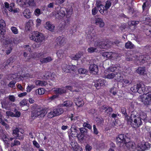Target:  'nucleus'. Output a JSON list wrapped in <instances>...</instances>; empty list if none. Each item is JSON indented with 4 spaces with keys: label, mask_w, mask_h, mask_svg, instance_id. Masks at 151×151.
Instances as JSON below:
<instances>
[{
    "label": "nucleus",
    "mask_w": 151,
    "mask_h": 151,
    "mask_svg": "<svg viewBox=\"0 0 151 151\" xmlns=\"http://www.w3.org/2000/svg\"><path fill=\"white\" fill-rule=\"evenodd\" d=\"M16 82L14 81H12L10 82L8 86H9L13 88Z\"/></svg>",
    "instance_id": "64"
},
{
    "label": "nucleus",
    "mask_w": 151,
    "mask_h": 151,
    "mask_svg": "<svg viewBox=\"0 0 151 151\" xmlns=\"http://www.w3.org/2000/svg\"><path fill=\"white\" fill-rule=\"evenodd\" d=\"M28 9H26L23 13V14L24 16L26 18H27L28 17Z\"/></svg>",
    "instance_id": "57"
},
{
    "label": "nucleus",
    "mask_w": 151,
    "mask_h": 151,
    "mask_svg": "<svg viewBox=\"0 0 151 151\" xmlns=\"http://www.w3.org/2000/svg\"><path fill=\"white\" fill-rule=\"evenodd\" d=\"M71 135L72 137H77L79 133V130H78L76 127L74 125H72L70 128Z\"/></svg>",
    "instance_id": "18"
},
{
    "label": "nucleus",
    "mask_w": 151,
    "mask_h": 151,
    "mask_svg": "<svg viewBox=\"0 0 151 151\" xmlns=\"http://www.w3.org/2000/svg\"><path fill=\"white\" fill-rule=\"evenodd\" d=\"M12 134L19 139H22L23 138L22 133L19 131L17 128L13 130Z\"/></svg>",
    "instance_id": "11"
},
{
    "label": "nucleus",
    "mask_w": 151,
    "mask_h": 151,
    "mask_svg": "<svg viewBox=\"0 0 151 151\" xmlns=\"http://www.w3.org/2000/svg\"><path fill=\"white\" fill-rule=\"evenodd\" d=\"M1 139L3 140L4 145L7 148L10 145V141H12L14 138L10 137L8 135L2 133L0 134Z\"/></svg>",
    "instance_id": "8"
},
{
    "label": "nucleus",
    "mask_w": 151,
    "mask_h": 151,
    "mask_svg": "<svg viewBox=\"0 0 151 151\" xmlns=\"http://www.w3.org/2000/svg\"><path fill=\"white\" fill-rule=\"evenodd\" d=\"M35 14L36 16H39L41 14V10L40 9H37L35 11Z\"/></svg>",
    "instance_id": "60"
},
{
    "label": "nucleus",
    "mask_w": 151,
    "mask_h": 151,
    "mask_svg": "<svg viewBox=\"0 0 151 151\" xmlns=\"http://www.w3.org/2000/svg\"><path fill=\"white\" fill-rule=\"evenodd\" d=\"M121 111L122 113L124 114L125 116V119H126V117L127 116H129L126 113V109L125 108L123 107L121 109Z\"/></svg>",
    "instance_id": "59"
},
{
    "label": "nucleus",
    "mask_w": 151,
    "mask_h": 151,
    "mask_svg": "<svg viewBox=\"0 0 151 151\" xmlns=\"http://www.w3.org/2000/svg\"><path fill=\"white\" fill-rule=\"evenodd\" d=\"M140 86L142 87V92H147L148 90L150 88L149 87H145V86L143 84H140Z\"/></svg>",
    "instance_id": "45"
},
{
    "label": "nucleus",
    "mask_w": 151,
    "mask_h": 151,
    "mask_svg": "<svg viewBox=\"0 0 151 151\" xmlns=\"http://www.w3.org/2000/svg\"><path fill=\"white\" fill-rule=\"evenodd\" d=\"M104 79H99L95 81V86L97 89H99L100 87L103 86L105 83Z\"/></svg>",
    "instance_id": "14"
},
{
    "label": "nucleus",
    "mask_w": 151,
    "mask_h": 151,
    "mask_svg": "<svg viewBox=\"0 0 151 151\" xmlns=\"http://www.w3.org/2000/svg\"><path fill=\"white\" fill-rule=\"evenodd\" d=\"M9 99L11 101L14 102L15 101V97L13 95H10L8 96Z\"/></svg>",
    "instance_id": "54"
},
{
    "label": "nucleus",
    "mask_w": 151,
    "mask_h": 151,
    "mask_svg": "<svg viewBox=\"0 0 151 151\" xmlns=\"http://www.w3.org/2000/svg\"><path fill=\"white\" fill-rule=\"evenodd\" d=\"M96 49V48L90 47L88 49L87 51L89 52L92 53L95 52Z\"/></svg>",
    "instance_id": "52"
},
{
    "label": "nucleus",
    "mask_w": 151,
    "mask_h": 151,
    "mask_svg": "<svg viewBox=\"0 0 151 151\" xmlns=\"http://www.w3.org/2000/svg\"><path fill=\"white\" fill-rule=\"evenodd\" d=\"M0 29V34L1 35H4L5 34L6 31L5 29L3 28V27Z\"/></svg>",
    "instance_id": "63"
},
{
    "label": "nucleus",
    "mask_w": 151,
    "mask_h": 151,
    "mask_svg": "<svg viewBox=\"0 0 151 151\" xmlns=\"http://www.w3.org/2000/svg\"><path fill=\"white\" fill-rule=\"evenodd\" d=\"M14 57H11L8 59L5 63L3 64L4 67L7 66L8 65H9L11 63H13L14 62Z\"/></svg>",
    "instance_id": "33"
},
{
    "label": "nucleus",
    "mask_w": 151,
    "mask_h": 151,
    "mask_svg": "<svg viewBox=\"0 0 151 151\" xmlns=\"http://www.w3.org/2000/svg\"><path fill=\"white\" fill-rule=\"evenodd\" d=\"M74 101L76 105L79 107L82 106L84 104L83 101L82 99L81 98H76L74 100Z\"/></svg>",
    "instance_id": "28"
},
{
    "label": "nucleus",
    "mask_w": 151,
    "mask_h": 151,
    "mask_svg": "<svg viewBox=\"0 0 151 151\" xmlns=\"http://www.w3.org/2000/svg\"><path fill=\"white\" fill-rule=\"evenodd\" d=\"M95 36L94 31L92 28H91L90 31H89L88 32V35L87 37V40L88 41L92 42L94 40Z\"/></svg>",
    "instance_id": "12"
},
{
    "label": "nucleus",
    "mask_w": 151,
    "mask_h": 151,
    "mask_svg": "<svg viewBox=\"0 0 151 151\" xmlns=\"http://www.w3.org/2000/svg\"><path fill=\"white\" fill-rule=\"evenodd\" d=\"M65 9L64 8H61L59 11H57L52 12V14L55 16L56 18L60 19L64 17L65 16L66 17H69L72 13V10L70 9L69 11L66 10L67 14L65 15Z\"/></svg>",
    "instance_id": "4"
},
{
    "label": "nucleus",
    "mask_w": 151,
    "mask_h": 151,
    "mask_svg": "<svg viewBox=\"0 0 151 151\" xmlns=\"http://www.w3.org/2000/svg\"><path fill=\"white\" fill-rule=\"evenodd\" d=\"M117 92V91L116 88L114 87L112 88L110 90V92L114 95L116 94Z\"/></svg>",
    "instance_id": "51"
},
{
    "label": "nucleus",
    "mask_w": 151,
    "mask_h": 151,
    "mask_svg": "<svg viewBox=\"0 0 151 151\" xmlns=\"http://www.w3.org/2000/svg\"><path fill=\"white\" fill-rule=\"evenodd\" d=\"M133 45L130 41L127 42L125 45V47L127 49H131L133 47Z\"/></svg>",
    "instance_id": "42"
},
{
    "label": "nucleus",
    "mask_w": 151,
    "mask_h": 151,
    "mask_svg": "<svg viewBox=\"0 0 151 151\" xmlns=\"http://www.w3.org/2000/svg\"><path fill=\"white\" fill-rule=\"evenodd\" d=\"M39 35V32H30L29 37L30 39L35 41L37 36Z\"/></svg>",
    "instance_id": "20"
},
{
    "label": "nucleus",
    "mask_w": 151,
    "mask_h": 151,
    "mask_svg": "<svg viewBox=\"0 0 151 151\" xmlns=\"http://www.w3.org/2000/svg\"><path fill=\"white\" fill-rule=\"evenodd\" d=\"M126 120L128 124H130L132 127L135 128L139 127L142 124L138 113L135 111H132L130 116L126 117Z\"/></svg>",
    "instance_id": "2"
},
{
    "label": "nucleus",
    "mask_w": 151,
    "mask_h": 151,
    "mask_svg": "<svg viewBox=\"0 0 151 151\" xmlns=\"http://www.w3.org/2000/svg\"><path fill=\"white\" fill-rule=\"evenodd\" d=\"M47 82L44 81L37 80L36 81L35 84L37 85L45 86L47 84Z\"/></svg>",
    "instance_id": "34"
},
{
    "label": "nucleus",
    "mask_w": 151,
    "mask_h": 151,
    "mask_svg": "<svg viewBox=\"0 0 151 151\" xmlns=\"http://www.w3.org/2000/svg\"><path fill=\"white\" fill-rule=\"evenodd\" d=\"M57 45L61 46L65 43V39L64 37H59L56 40Z\"/></svg>",
    "instance_id": "21"
},
{
    "label": "nucleus",
    "mask_w": 151,
    "mask_h": 151,
    "mask_svg": "<svg viewBox=\"0 0 151 151\" xmlns=\"http://www.w3.org/2000/svg\"><path fill=\"white\" fill-rule=\"evenodd\" d=\"M33 145L37 148H39L40 146L39 144L36 141H33Z\"/></svg>",
    "instance_id": "61"
},
{
    "label": "nucleus",
    "mask_w": 151,
    "mask_h": 151,
    "mask_svg": "<svg viewBox=\"0 0 151 151\" xmlns=\"http://www.w3.org/2000/svg\"><path fill=\"white\" fill-rule=\"evenodd\" d=\"M114 55V54L111 52H104L102 53V55L106 59L111 58Z\"/></svg>",
    "instance_id": "26"
},
{
    "label": "nucleus",
    "mask_w": 151,
    "mask_h": 151,
    "mask_svg": "<svg viewBox=\"0 0 151 151\" xmlns=\"http://www.w3.org/2000/svg\"><path fill=\"white\" fill-rule=\"evenodd\" d=\"M11 30L14 34H17L18 33V31L17 28L14 27H12L11 28Z\"/></svg>",
    "instance_id": "46"
},
{
    "label": "nucleus",
    "mask_w": 151,
    "mask_h": 151,
    "mask_svg": "<svg viewBox=\"0 0 151 151\" xmlns=\"http://www.w3.org/2000/svg\"><path fill=\"white\" fill-rule=\"evenodd\" d=\"M70 145L74 150L76 151H83L82 148L78 146L77 143L75 141H71L70 143Z\"/></svg>",
    "instance_id": "16"
},
{
    "label": "nucleus",
    "mask_w": 151,
    "mask_h": 151,
    "mask_svg": "<svg viewBox=\"0 0 151 151\" xmlns=\"http://www.w3.org/2000/svg\"><path fill=\"white\" fill-rule=\"evenodd\" d=\"M78 73L80 74H84L87 73V71L86 69L83 68H81L78 70Z\"/></svg>",
    "instance_id": "43"
},
{
    "label": "nucleus",
    "mask_w": 151,
    "mask_h": 151,
    "mask_svg": "<svg viewBox=\"0 0 151 151\" xmlns=\"http://www.w3.org/2000/svg\"><path fill=\"white\" fill-rule=\"evenodd\" d=\"M101 75L103 77L106 78L112 79L114 78L117 81H121L122 78V76L119 72L109 73L107 71H104L101 73Z\"/></svg>",
    "instance_id": "3"
},
{
    "label": "nucleus",
    "mask_w": 151,
    "mask_h": 151,
    "mask_svg": "<svg viewBox=\"0 0 151 151\" xmlns=\"http://www.w3.org/2000/svg\"><path fill=\"white\" fill-rule=\"evenodd\" d=\"M149 58V57L148 56H145L143 55H142L139 57L138 60L140 62H142V63H143L144 62L143 61H147Z\"/></svg>",
    "instance_id": "35"
},
{
    "label": "nucleus",
    "mask_w": 151,
    "mask_h": 151,
    "mask_svg": "<svg viewBox=\"0 0 151 151\" xmlns=\"http://www.w3.org/2000/svg\"><path fill=\"white\" fill-rule=\"evenodd\" d=\"M72 102L69 101H67L64 102L61 105L62 107L63 106H66L67 107H70L72 105Z\"/></svg>",
    "instance_id": "38"
},
{
    "label": "nucleus",
    "mask_w": 151,
    "mask_h": 151,
    "mask_svg": "<svg viewBox=\"0 0 151 151\" xmlns=\"http://www.w3.org/2000/svg\"><path fill=\"white\" fill-rule=\"evenodd\" d=\"M6 51V53L7 55L10 54L12 50V45H10V46L8 47Z\"/></svg>",
    "instance_id": "47"
},
{
    "label": "nucleus",
    "mask_w": 151,
    "mask_h": 151,
    "mask_svg": "<svg viewBox=\"0 0 151 151\" xmlns=\"http://www.w3.org/2000/svg\"><path fill=\"white\" fill-rule=\"evenodd\" d=\"M141 86L140 84H137V85H134V86L131 87L130 90L131 91L133 92H136L138 91V87Z\"/></svg>",
    "instance_id": "39"
},
{
    "label": "nucleus",
    "mask_w": 151,
    "mask_h": 151,
    "mask_svg": "<svg viewBox=\"0 0 151 151\" xmlns=\"http://www.w3.org/2000/svg\"><path fill=\"white\" fill-rule=\"evenodd\" d=\"M52 58L50 57H48L45 58L41 59L40 60V62L42 63L49 62L52 60Z\"/></svg>",
    "instance_id": "32"
},
{
    "label": "nucleus",
    "mask_w": 151,
    "mask_h": 151,
    "mask_svg": "<svg viewBox=\"0 0 151 151\" xmlns=\"http://www.w3.org/2000/svg\"><path fill=\"white\" fill-rule=\"evenodd\" d=\"M98 12V10L97 9V8L96 7H95L93 9H92V14L93 15H95L96 14L97 12Z\"/></svg>",
    "instance_id": "55"
},
{
    "label": "nucleus",
    "mask_w": 151,
    "mask_h": 151,
    "mask_svg": "<svg viewBox=\"0 0 151 151\" xmlns=\"http://www.w3.org/2000/svg\"><path fill=\"white\" fill-rule=\"evenodd\" d=\"M64 51L63 50H59L57 52V55L58 58H62L63 56Z\"/></svg>",
    "instance_id": "40"
},
{
    "label": "nucleus",
    "mask_w": 151,
    "mask_h": 151,
    "mask_svg": "<svg viewBox=\"0 0 151 151\" xmlns=\"http://www.w3.org/2000/svg\"><path fill=\"white\" fill-rule=\"evenodd\" d=\"M85 130V129L84 128L79 129L80 132H79V134H78L77 137L80 141H82L84 139L86 133Z\"/></svg>",
    "instance_id": "13"
},
{
    "label": "nucleus",
    "mask_w": 151,
    "mask_h": 151,
    "mask_svg": "<svg viewBox=\"0 0 151 151\" xmlns=\"http://www.w3.org/2000/svg\"><path fill=\"white\" fill-rule=\"evenodd\" d=\"M76 86L73 84L72 85V86H66L65 87H62V88H54L52 89L53 91L54 92V93L56 94H61L64 93L66 92L65 88L71 91H78L75 89L74 90L73 88H75Z\"/></svg>",
    "instance_id": "6"
},
{
    "label": "nucleus",
    "mask_w": 151,
    "mask_h": 151,
    "mask_svg": "<svg viewBox=\"0 0 151 151\" xmlns=\"http://www.w3.org/2000/svg\"><path fill=\"white\" fill-rule=\"evenodd\" d=\"M32 109L35 110L32 111L31 116L33 119L37 117L40 119L43 118L46 114L48 112L47 116L48 118H51L57 116L56 114H59L58 112H55L54 108L47 110V109H40L39 106L35 104L33 105Z\"/></svg>",
    "instance_id": "1"
},
{
    "label": "nucleus",
    "mask_w": 151,
    "mask_h": 151,
    "mask_svg": "<svg viewBox=\"0 0 151 151\" xmlns=\"http://www.w3.org/2000/svg\"><path fill=\"white\" fill-rule=\"evenodd\" d=\"M145 71V68L143 67H139L136 70L137 72L139 74H143Z\"/></svg>",
    "instance_id": "36"
},
{
    "label": "nucleus",
    "mask_w": 151,
    "mask_h": 151,
    "mask_svg": "<svg viewBox=\"0 0 151 151\" xmlns=\"http://www.w3.org/2000/svg\"><path fill=\"white\" fill-rule=\"evenodd\" d=\"M4 43V44L5 45H7V47L10 46V45H12V42L11 41L8 40H5Z\"/></svg>",
    "instance_id": "49"
},
{
    "label": "nucleus",
    "mask_w": 151,
    "mask_h": 151,
    "mask_svg": "<svg viewBox=\"0 0 151 151\" xmlns=\"http://www.w3.org/2000/svg\"><path fill=\"white\" fill-rule=\"evenodd\" d=\"M111 5V2L110 1H107L106 2L105 6H104L102 4L101 1H98L96 2V6L100 13L104 14L107 13V10L109 9Z\"/></svg>",
    "instance_id": "5"
},
{
    "label": "nucleus",
    "mask_w": 151,
    "mask_h": 151,
    "mask_svg": "<svg viewBox=\"0 0 151 151\" xmlns=\"http://www.w3.org/2000/svg\"><path fill=\"white\" fill-rule=\"evenodd\" d=\"M6 114L7 116H11L14 117V114L12 111H7L6 112Z\"/></svg>",
    "instance_id": "50"
},
{
    "label": "nucleus",
    "mask_w": 151,
    "mask_h": 151,
    "mask_svg": "<svg viewBox=\"0 0 151 151\" xmlns=\"http://www.w3.org/2000/svg\"><path fill=\"white\" fill-rule=\"evenodd\" d=\"M9 78L11 80L16 78H17V75L16 74H12L9 76Z\"/></svg>",
    "instance_id": "58"
},
{
    "label": "nucleus",
    "mask_w": 151,
    "mask_h": 151,
    "mask_svg": "<svg viewBox=\"0 0 151 151\" xmlns=\"http://www.w3.org/2000/svg\"><path fill=\"white\" fill-rule=\"evenodd\" d=\"M70 64H63L62 65V70L66 73L70 72Z\"/></svg>",
    "instance_id": "24"
},
{
    "label": "nucleus",
    "mask_w": 151,
    "mask_h": 151,
    "mask_svg": "<svg viewBox=\"0 0 151 151\" xmlns=\"http://www.w3.org/2000/svg\"><path fill=\"white\" fill-rule=\"evenodd\" d=\"M138 114L139 115V118L141 120L142 119L145 122H149L151 123V119H147L146 113L143 112H141L139 114Z\"/></svg>",
    "instance_id": "17"
},
{
    "label": "nucleus",
    "mask_w": 151,
    "mask_h": 151,
    "mask_svg": "<svg viewBox=\"0 0 151 151\" xmlns=\"http://www.w3.org/2000/svg\"><path fill=\"white\" fill-rule=\"evenodd\" d=\"M54 109L55 111V112H58V114H56V116H58L62 114H63V111L62 109L59 108L58 107H56L55 108H54Z\"/></svg>",
    "instance_id": "37"
},
{
    "label": "nucleus",
    "mask_w": 151,
    "mask_h": 151,
    "mask_svg": "<svg viewBox=\"0 0 151 151\" xmlns=\"http://www.w3.org/2000/svg\"><path fill=\"white\" fill-rule=\"evenodd\" d=\"M151 145L148 142H140L137 146L136 149L138 151H145L150 148Z\"/></svg>",
    "instance_id": "9"
},
{
    "label": "nucleus",
    "mask_w": 151,
    "mask_h": 151,
    "mask_svg": "<svg viewBox=\"0 0 151 151\" xmlns=\"http://www.w3.org/2000/svg\"><path fill=\"white\" fill-rule=\"evenodd\" d=\"M20 145V142L17 139L14 140V142H12L10 144L11 147H13L14 146H17Z\"/></svg>",
    "instance_id": "44"
},
{
    "label": "nucleus",
    "mask_w": 151,
    "mask_h": 151,
    "mask_svg": "<svg viewBox=\"0 0 151 151\" xmlns=\"http://www.w3.org/2000/svg\"><path fill=\"white\" fill-rule=\"evenodd\" d=\"M89 70L90 72L92 74H96L98 72L97 66L95 64L91 65L89 67Z\"/></svg>",
    "instance_id": "19"
},
{
    "label": "nucleus",
    "mask_w": 151,
    "mask_h": 151,
    "mask_svg": "<svg viewBox=\"0 0 151 151\" xmlns=\"http://www.w3.org/2000/svg\"><path fill=\"white\" fill-rule=\"evenodd\" d=\"M128 138L124 134H121L116 138V141L117 144L120 146H124V144Z\"/></svg>",
    "instance_id": "10"
},
{
    "label": "nucleus",
    "mask_w": 151,
    "mask_h": 151,
    "mask_svg": "<svg viewBox=\"0 0 151 151\" xmlns=\"http://www.w3.org/2000/svg\"><path fill=\"white\" fill-rule=\"evenodd\" d=\"M9 103L8 101L6 100H3L1 103L2 108L6 109H8L9 107Z\"/></svg>",
    "instance_id": "31"
},
{
    "label": "nucleus",
    "mask_w": 151,
    "mask_h": 151,
    "mask_svg": "<svg viewBox=\"0 0 151 151\" xmlns=\"http://www.w3.org/2000/svg\"><path fill=\"white\" fill-rule=\"evenodd\" d=\"M96 25H98L100 27H103L104 26V23L102 19L100 18H97L95 20Z\"/></svg>",
    "instance_id": "22"
},
{
    "label": "nucleus",
    "mask_w": 151,
    "mask_h": 151,
    "mask_svg": "<svg viewBox=\"0 0 151 151\" xmlns=\"http://www.w3.org/2000/svg\"><path fill=\"white\" fill-rule=\"evenodd\" d=\"M36 93L37 94L39 95H42L45 93L44 89L42 88H39L36 91Z\"/></svg>",
    "instance_id": "41"
},
{
    "label": "nucleus",
    "mask_w": 151,
    "mask_h": 151,
    "mask_svg": "<svg viewBox=\"0 0 151 151\" xmlns=\"http://www.w3.org/2000/svg\"><path fill=\"white\" fill-rule=\"evenodd\" d=\"M119 82H121L123 83H124L125 84H128L130 83V81L128 79L126 78H123L122 79V80Z\"/></svg>",
    "instance_id": "48"
},
{
    "label": "nucleus",
    "mask_w": 151,
    "mask_h": 151,
    "mask_svg": "<svg viewBox=\"0 0 151 151\" xmlns=\"http://www.w3.org/2000/svg\"><path fill=\"white\" fill-rule=\"evenodd\" d=\"M17 3L20 6L25 7V6L28 4V2L27 0H17Z\"/></svg>",
    "instance_id": "30"
},
{
    "label": "nucleus",
    "mask_w": 151,
    "mask_h": 151,
    "mask_svg": "<svg viewBox=\"0 0 151 151\" xmlns=\"http://www.w3.org/2000/svg\"><path fill=\"white\" fill-rule=\"evenodd\" d=\"M44 26L45 29L50 31H53L55 28L54 25L48 21L45 23Z\"/></svg>",
    "instance_id": "15"
},
{
    "label": "nucleus",
    "mask_w": 151,
    "mask_h": 151,
    "mask_svg": "<svg viewBox=\"0 0 151 151\" xmlns=\"http://www.w3.org/2000/svg\"><path fill=\"white\" fill-rule=\"evenodd\" d=\"M141 101L145 105L151 104V92L143 94L140 96Z\"/></svg>",
    "instance_id": "7"
},
{
    "label": "nucleus",
    "mask_w": 151,
    "mask_h": 151,
    "mask_svg": "<svg viewBox=\"0 0 151 151\" xmlns=\"http://www.w3.org/2000/svg\"><path fill=\"white\" fill-rule=\"evenodd\" d=\"M120 68V67H119L113 66L108 68L104 71H107V72L109 73H111V72H112V73H114L113 72L116 70H120L119 69Z\"/></svg>",
    "instance_id": "29"
},
{
    "label": "nucleus",
    "mask_w": 151,
    "mask_h": 151,
    "mask_svg": "<svg viewBox=\"0 0 151 151\" xmlns=\"http://www.w3.org/2000/svg\"><path fill=\"white\" fill-rule=\"evenodd\" d=\"M46 53V52L44 51H43L40 52V53L38 54L37 56L38 58H42L44 56V55Z\"/></svg>",
    "instance_id": "53"
},
{
    "label": "nucleus",
    "mask_w": 151,
    "mask_h": 151,
    "mask_svg": "<svg viewBox=\"0 0 151 151\" xmlns=\"http://www.w3.org/2000/svg\"><path fill=\"white\" fill-rule=\"evenodd\" d=\"M45 41V37L43 34L39 32V35L37 36L35 41L37 42L43 43Z\"/></svg>",
    "instance_id": "25"
},
{
    "label": "nucleus",
    "mask_w": 151,
    "mask_h": 151,
    "mask_svg": "<svg viewBox=\"0 0 151 151\" xmlns=\"http://www.w3.org/2000/svg\"><path fill=\"white\" fill-rule=\"evenodd\" d=\"M83 126L84 127H87L89 129H91V127L90 125L86 122H85L83 123Z\"/></svg>",
    "instance_id": "62"
},
{
    "label": "nucleus",
    "mask_w": 151,
    "mask_h": 151,
    "mask_svg": "<svg viewBox=\"0 0 151 151\" xmlns=\"http://www.w3.org/2000/svg\"><path fill=\"white\" fill-rule=\"evenodd\" d=\"M58 96L57 95H54L52 96L49 97L48 98V100L49 101H51L54 100L55 99L58 98Z\"/></svg>",
    "instance_id": "56"
},
{
    "label": "nucleus",
    "mask_w": 151,
    "mask_h": 151,
    "mask_svg": "<svg viewBox=\"0 0 151 151\" xmlns=\"http://www.w3.org/2000/svg\"><path fill=\"white\" fill-rule=\"evenodd\" d=\"M129 139H128L126 141V142L124 144V146H126L127 148L129 149L130 148L133 149L134 147H135V143L133 142L129 141Z\"/></svg>",
    "instance_id": "23"
},
{
    "label": "nucleus",
    "mask_w": 151,
    "mask_h": 151,
    "mask_svg": "<svg viewBox=\"0 0 151 151\" xmlns=\"http://www.w3.org/2000/svg\"><path fill=\"white\" fill-rule=\"evenodd\" d=\"M83 55L82 52H79L76 54H73L70 56L71 58L73 60H77L79 59Z\"/></svg>",
    "instance_id": "27"
}]
</instances>
